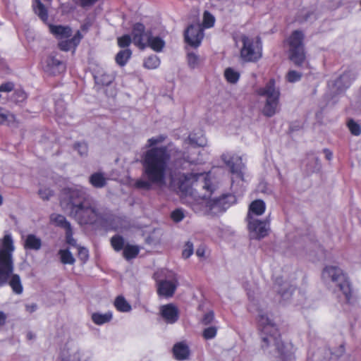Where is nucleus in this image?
<instances>
[{
	"label": "nucleus",
	"mask_w": 361,
	"mask_h": 361,
	"mask_svg": "<svg viewBox=\"0 0 361 361\" xmlns=\"http://www.w3.org/2000/svg\"><path fill=\"white\" fill-rule=\"evenodd\" d=\"M185 145H190L192 147H204L207 144L204 135L201 133H191L184 141Z\"/></svg>",
	"instance_id": "4be33fe9"
},
{
	"label": "nucleus",
	"mask_w": 361,
	"mask_h": 361,
	"mask_svg": "<svg viewBox=\"0 0 361 361\" xmlns=\"http://www.w3.org/2000/svg\"><path fill=\"white\" fill-rule=\"evenodd\" d=\"M132 40L129 35H124L118 38V45L121 48L128 47L132 42Z\"/></svg>",
	"instance_id": "de8ad7c7"
},
{
	"label": "nucleus",
	"mask_w": 361,
	"mask_h": 361,
	"mask_svg": "<svg viewBox=\"0 0 361 361\" xmlns=\"http://www.w3.org/2000/svg\"><path fill=\"white\" fill-rule=\"evenodd\" d=\"M266 210V204L262 200H255L249 205L247 219H258Z\"/></svg>",
	"instance_id": "6ab92c4d"
},
{
	"label": "nucleus",
	"mask_w": 361,
	"mask_h": 361,
	"mask_svg": "<svg viewBox=\"0 0 361 361\" xmlns=\"http://www.w3.org/2000/svg\"><path fill=\"white\" fill-rule=\"evenodd\" d=\"M6 318V314L2 311H0V326L4 325L5 324Z\"/></svg>",
	"instance_id": "69168bd1"
},
{
	"label": "nucleus",
	"mask_w": 361,
	"mask_h": 361,
	"mask_svg": "<svg viewBox=\"0 0 361 361\" xmlns=\"http://www.w3.org/2000/svg\"><path fill=\"white\" fill-rule=\"evenodd\" d=\"M160 65V60L156 55H152L145 59L144 66L147 69H155Z\"/></svg>",
	"instance_id": "c9c22d12"
},
{
	"label": "nucleus",
	"mask_w": 361,
	"mask_h": 361,
	"mask_svg": "<svg viewBox=\"0 0 361 361\" xmlns=\"http://www.w3.org/2000/svg\"><path fill=\"white\" fill-rule=\"evenodd\" d=\"M243 47L240 51L241 57L246 61H255L261 57V54L256 50L252 39L243 35L242 36Z\"/></svg>",
	"instance_id": "ddd939ff"
},
{
	"label": "nucleus",
	"mask_w": 361,
	"mask_h": 361,
	"mask_svg": "<svg viewBox=\"0 0 361 361\" xmlns=\"http://www.w3.org/2000/svg\"><path fill=\"white\" fill-rule=\"evenodd\" d=\"M60 205L80 224H93L102 218L99 208L82 188H64L61 192Z\"/></svg>",
	"instance_id": "f03ea898"
},
{
	"label": "nucleus",
	"mask_w": 361,
	"mask_h": 361,
	"mask_svg": "<svg viewBox=\"0 0 361 361\" xmlns=\"http://www.w3.org/2000/svg\"><path fill=\"white\" fill-rule=\"evenodd\" d=\"M259 96L264 97V104L262 112L267 117H272L279 109L280 91L275 86L274 79H271L264 86L257 89Z\"/></svg>",
	"instance_id": "423d86ee"
},
{
	"label": "nucleus",
	"mask_w": 361,
	"mask_h": 361,
	"mask_svg": "<svg viewBox=\"0 0 361 361\" xmlns=\"http://www.w3.org/2000/svg\"><path fill=\"white\" fill-rule=\"evenodd\" d=\"M211 195L202 200V204H194L195 212L217 215L224 212L228 207L235 203V196L232 194H224L219 197L209 199Z\"/></svg>",
	"instance_id": "39448f33"
},
{
	"label": "nucleus",
	"mask_w": 361,
	"mask_h": 361,
	"mask_svg": "<svg viewBox=\"0 0 361 361\" xmlns=\"http://www.w3.org/2000/svg\"><path fill=\"white\" fill-rule=\"evenodd\" d=\"M159 311L161 317L167 324H173L178 320V309L175 305L172 303L161 305L160 307Z\"/></svg>",
	"instance_id": "f3484780"
},
{
	"label": "nucleus",
	"mask_w": 361,
	"mask_h": 361,
	"mask_svg": "<svg viewBox=\"0 0 361 361\" xmlns=\"http://www.w3.org/2000/svg\"><path fill=\"white\" fill-rule=\"evenodd\" d=\"M25 249L39 250L42 247V240L34 234H29L25 241Z\"/></svg>",
	"instance_id": "bb28decb"
},
{
	"label": "nucleus",
	"mask_w": 361,
	"mask_h": 361,
	"mask_svg": "<svg viewBox=\"0 0 361 361\" xmlns=\"http://www.w3.org/2000/svg\"><path fill=\"white\" fill-rule=\"evenodd\" d=\"M315 162H316V165H317V170H319L320 169V162H319V159L318 157H316L315 158Z\"/></svg>",
	"instance_id": "774afa93"
},
{
	"label": "nucleus",
	"mask_w": 361,
	"mask_h": 361,
	"mask_svg": "<svg viewBox=\"0 0 361 361\" xmlns=\"http://www.w3.org/2000/svg\"><path fill=\"white\" fill-rule=\"evenodd\" d=\"M348 128L350 133L355 136H358L361 133V128L359 124L355 123L354 121L350 120L348 123Z\"/></svg>",
	"instance_id": "49530a36"
},
{
	"label": "nucleus",
	"mask_w": 361,
	"mask_h": 361,
	"mask_svg": "<svg viewBox=\"0 0 361 361\" xmlns=\"http://www.w3.org/2000/svg\"><path fill=\"white\" fill-rule=\"evenodd\" d=\"M304 35L299 30H295L290 36L288 43L290 46L289 57L290 61L298 67L306 63L305 54L302 44Z\"/></svg>",
	"instance_id": "1a4fd4ad"
},
{
	"label": "nucleus",
	"mask_w": 361,
	"mask_h": 361,
	"mask_svg": "<svg viewBox=\"0 0 361 361\" xmlns=\"http://www.w3.org/2000/svg\"><path fill=\"white\" fill-rule=\"evenodd\" d=\"M257 321L262 350L273 357V361H293L292 345L281 341L279 329L269 315L259 313Z\"/></svg>",
	"instance_id": "7ed1b4c3"
},
{
	"label": "nucleus",
	"mask_w": 361,
	"mask_h": 361,
	"mask_svg": "<svg viewBox=\"0 0 361 361\" xmlns=\"http://www.w3.org/2000/svg\"><path fill=\"white\" fill-rule=\"evenodd\" d=\"M61 263L64 264H73L75 262L74 257L68 249H61L59 251Z\"/></svg>",
	"instance_id": "473e14b6"
},
{
	"label": "nucleus",
	"mask_w": 361,
	"mask_h": 361,
	"mask_svg": "<svg viewBox=\"0 0 361 361\" xmlns=\"http://www.w3.org/2000/svg\"><path fill=\"white\" fill-rule=\"evenodd\" d=\"M214 319V314L212 311H211V312L206 313L204 315L203 318L202 319V323L204 325H209L211 323H212Z\"/></svg>",
	"instance_id": "864d4df0"
},
{
	"label": "nucleus",
	"mask_w": 361,
	"mask_h": 361,
	"mask_svg": "<svg viewBox=\"0 0 361 361\" xmlns=\"http://www.w3.org/2000/svg\"><path fill=\"white\" fill-rule=\"evenodd\" d=\"M123 256L127 259L135 258L139 253V249L135 245H126L123 249Z\"/></svg>",
	"instance_id": "e433bc0d"
},
{
	"label": "nucleus",
	"mask_w": 361,
	"mask_h": 361,
	"mask_svg": "<svg viewBox=\"0 0 361 361\" xmlns=\"http://www.w3.org/2000/svg\"><path fill=\"white\" fill-rule=\"evenodd\" d=\"M99 0H75V3L82 8H88L94 5Z\"/></svg>",
	"instance_id": "5fc2aeb1"
},
{
	"label": "nucleus",
	"mask_w": 361,
	"mask_h": 361,
	"mask_svg": "<svg viewBox=\"0 0 361 361\" xmlns=\"http://www.w3.org/2000/svg\"><path fill=\"white\" fill-rule=\"evenodd\" d=\"M193 253V245L191 242L188 241L183 250L182 256L185 259L189 258Z\"/></svg>",
	"instance_id": "09e8293b"
},
{
	"label": "nucleus",
	"mask_w": 361,
	"mask_h": 361,
	"mask_svg": "<svg viewBox=\"0 0 361 361\" xmlns=\"http://www.w3.org/2000/svg\"><path fill=\"white\" fill-rule=\"evenodd\" d=\"M38 194L42 200H48L53 195V191L49 188H44L39 190Z\"/></svg>",
	"instance_id": "603ef678"
},
{
	"label": "nucleus",
	"mask_w": 361,
	"mask_h": 361,
	"mask_svg": "<svg viewBox=\"0 0 361 361\" xmlns=\"http://www.w3.org/2000/svg\"><path fill=\"white\" fill-rule=\"evenodd\" d=\"M14 120L13 114L0 108V124L9 126Z\"/></svg>",
	"instance_id": "4c0bfd02"
},
{
	"label": "nucleus",
	"mask_w": 361,
	"mask_h": 361,
	"mask_svg": "<svg viewBox=\"0 0 361 361\" xmlns=\"http://www.w3.org/2000/svg\"><path fill=\"white\" fill-rule=\"evenodd\" d=\"M50 32L58 38H68L72 34V30L69 26L49 25Z\"/></svg>",
	"instance_id": "b1692460"
},
{
	"label": "nucleus",
	"mask_w": 361,
	"mask_h": 361,
	"mask_svg": "<svg viewBox=\"0 0 361 361\" xmlns=\"http://www.w3.org/2000/svg\"><path fill=\"white\" fill-rule=\"evenodd\" d=\"M173 353L175 358L178 360H185L190 355L189 347L184 342H179L174 345Z\"/></svg>",
	"instance_id": "aec40b11"
},
{
	"label": "nucleus",
	"mask_w": 361,
	"mask_h": 361,
	"mask_svg": "<svg viewBox=\"0 0 361 361\" xmlns=\"http://www.w3.org/2000/svg\"><path fill=\"white\" fill-rule=\"evenodd\" d=\"M151 32H146L145 25L142 23H137L133 27L132 37L133 43L140 49H143L146 47L147 37Z\"/></svg>",
	"instance_id": "dca6fc26"
},
{
	"label": "nucleus",
	"mask_w": 361,
	"mask_h": 361,
	"mask_svg": "<svg viewBox=\"0 0 361 361\" xmlns=\"http://www.w3.org/2000/svg\"><path fill=\"white\" fill-rule=\"evenodd\" d=\"M214 17L207 11H205L203 16V26L205 28H210L214 24Z\"/></svg>",
	"instance_id": "a19ab883"
},
{
	"label": "nucleus",
	"mask_w": 361,
	"mask_h": 361,
	"mask_svg": "<svg viewBox=\"0 0 361 361\" xmlns=\"http://www.w3.org/2000/svg\"><path fill=\"white\" fill-rule=\"evenodd\" d=\"M95 81L97 84L102 85H109L114 80V76L111 74L102 73L94 76Z\"/></svg>",
	"instance_id": "f704fd0d"
},
{
	"label": "nucleus",
	"mask_w": 361,
	"mask_h": 361,
	"mask_svg": "<svg viewBox=\"0 0 361 361\" xmlns=\"http://www.w3.org/2000/svg\"><path fill=\"white\" fill-rule=\"evenodd\" d=\"M171 181L176 184L183 194L194 197V204H202V200L216 190L209 175L205 173H179L177 176L171 175Z\"/></svg>",
	"instance_id": "20e7f679"
},
{
	"label": "nucleus",
	"mask_w": 361,
	"mask_h": 361,
	"mask_svg": "<svg viewBox=\"0 0 361 361\" xmlns=\"http://www.w3.org/2000/svg\"><path fill=\"white\" fill-rule=\"evenodd\" d=\"M59 105H60V103H58L56 104V112L59 116H62L64 114L65 109L62 106H61V107H59Z\"/></svg>",
	"instance_id": "0e129e2a"
},
{
	"label": "nucleus",
	"mask_w": 361,
	"mask_h": 361,
	"mask_svg": "<svg viewBox=\"0 0 361 361\" xmlns=\"http://www.w3.org/2000/svg\"><path fill=\"white\" fill-rule=\"evenodd\" d=\"M59 47L62 51H69L72 47H73L70 39L61 41L59 43Z\"/></svg>",
	"instance_id": "6e6d98bb"
},
{
	"label": "nucleus",
	"mask_w": 361,
	"mask_h": 361,
	"mask_svg": "<svg viewBox=\"0 0 361 361\" xmlns=\"http://www.w3.org/2000/svg\"><path fill=\"white\" fill-rule=\"evenodd\" d=\"M13 84L12 82H6L0 85V92H10L13 89Z\"/></svg>",
	"instance_id": "bf43d9fd"
},
{
	"label": "nucleus",
	"mask_w": 361,
	"mask_h": 361,
	"mask_svg": "<svg viewBox=\"0 0 361 361\" xmlns=\"http://www.w3.org/2000/svg\"><path fill=\"white\" fill-rule=\"evenodd\" d=\"M274 288L276 291L280 294L283 300H289L295 289L293 287L290 286L286 282L281 283L279 279L276 281Z\"/></svg>",
	"instance_id": "412c9836"
},
{
	"label": "nucleus",
	"mask_w": 361,
	"mask_h": 361,
	"mask_svg": "<svg viewBox=\"0 0 361 361\" xmlns=\"http://www.w3.org/2000/svg\"><path fill=\"white\" fill-rule=\"evenodd\" d=\"M90 184L96 188H104L106 184V178L104 174L101 172L92 173L89 178Z\"/></svg>",
	"instance_id": "a878e982"
},
{
	"label": "nucleus",
	"mask_w": 361,
	"mask_h": 361,
	"mask_svg": "<svg viewBox=\"0 0 361 361\" xmlns=\"http://www.w3.org/2000/svg\"><path fill=\"white\" fill-rule=\"evenodd\" d=\"M171 217L175 222L181 221L185 217L183 210L181 209H176L171 212Z\"/></svg>",
	"instance_id": "8fccbe9b"
},
{
	"label": "nucleus",
	"mask_w": 361,
	"mask_h": 361,
	"mask_svg": "<svg viewBox=\"0 0 361 361\" xmlns=\"http://www.w3.org/2000/svg\"><path fill=\"white\" fill-rule=\"evenodd\" d=\"M217 328L216 326H209L202 332V336L206 340H210L214 338L216 336Z\"/></svg>",
	"instance_id": "c03bdc74"
},
{
	"label": "nucleus",
	"mask_w": 361,
	"mask_h": 361,
	"mask_svg": "<svg viewBox=\"0 0 361 361\" xmlns=\"http://www.w3.org/2000/svg\"><path fill=\"white\" fill-rule=\"evenodd\" d=\"M183 159L190 164H197L199 163L198 160H196L194 158L191 157L190 156H189L188 154H187L186 152H184L183 153Z\"/></svg>",
	"instance_id": "052dcab7"
},
{
	"label": "nucleus",
	"mask_w": 361,
	"mask_h": 361,
	"mask_svg": "<svg viewBox=\"0 0 361 361\" xmlns=\"http://www.w3.org/2000/svg\"><path fill=\"white\" fill-rule=\"evenodd\" d=\"M188 62L190 68H195L200 64V57L196 54L190 52L188 54Z\"/></svg>",
	"instance_id": "37998d69"
},
{
	"label": "nucleus",
	"mask_w": 361,
	"mask_h": 361,
	"mask_svg": "<svg viewBox=\"0 0 361 361\" xmlns=\"http://www.w3.org/2000/svg\"><path fill=\"white\" fill-rule=\"evenodd\" d=\"M203 37V28L200 24L190 25L185 32V42L195 48L200 45Z\"/></svg>",
	"instance_id": "4468645a"
},
{
	"label": "nucleus",
	"mask_w": 361,
	"mask_h": 361,
	"mask_svg": "<svg viewBox=\"0 0 361 361\" xmlns=\"http://www.w3.org/2000/svg\"><path fill=\"white\" fill-rule=\"evenodd\" d=\"M65 234H66V242L71 246L78 247V245H77L76 240L73 236V228L65 232Z\"/></svg>",
	"instance_id": "3c124183"
},
{
	"label": "nucleus",
	"mask_w": 361,
	"mask_h": 361,
	"mask_svg": "<svg viewBox=\"0 0 361 361\" xmlns=\"http://www.w3.org/2000/svg\"><path fill=\"white\" fill-rule=\"evenodd\" d=\"M166 138V135H159L148 139L147 147L151 148L142 157V175L145 179L136 180V188L149 190L153 185L162 187L166 185L171 154L166 146L154 147L163 142Z\"/></svg>",
	"instance_id": "f257e3e1"
},
{
	"label": "nucleus",
	"mask_w": 361,
	"mask_h": 361,
	"mask_svg": "<svg viewBox=\"0 0 361 361\" xmlns=\"http://www.w3.org/2000/svg\"><path fill=\"white\" fill-rule=\"evenodd\" d=\"M132 51L129 49L121 50L117 53L115 57L116 63L120 66H124L130 59Z\"/></svg>",
	"instance_id": "c756f323"
},
{
	"label": "nucleus",
	"mask_w": 361,
	"mask_h": 361,
	"mask_svg": "<svg viewBox=\"0 0 361 361\" xmlns=\"http://www.w3.org/2000/svg\"><path fill=\"white\" fill-rule=\"evenodd\" d=\"M357 74L354 72L351 71H345L334 82V86L336 88V92H341L348 88L353 81L355 80Z\"/></svg>",
	"instance_id": "a211bd4d"
},
{
	"label": "nucleus",
	"mask_w": 361,
	"mask_h": 361,
	"mask_svg": "<svg viewBox=\"0 0 361 361\" xmlns=\"http://www.w3.org/2000/svg\"><path fill=\"white\" fill-rule=\"evenodd\" d=\"M205 250L204 247H199L196 250V255L199 257H203L204 256Z\"/></svg>",
	"instance_id": "e2e57ef3"
},
{
	"label": "nucleus",
	"mask_w": 361,
	"mask_h": 361,
	"mask_svg": "<svg viewBox=\"0 0 361 361\" xmlns=\"http://www.w3.org/2000/svg\"><path fill=\"white\" fill-rule=\"evenodd\" d=\"M50 221L56 226L64 229L65 232L73 228L71 224L62 214H52L50 216Z\"/></svg>",
	"instance_id": "5701e85b"
},
{
	"label": "nucleus",
	"mask_w": 361,
	"mask_h": 361,
	"mask_svg": "<svg viewBox=\"0 0 361 361\" xmlns=\"http://www.w3.org/2000/svg\"><path fill=\"white\" fill-rule=\"evenodd\" d=\"M9 285L16 294H21L23 293V286L20 276L18 274H13L11 276Z\"/></svg>",
	"instance_id": "2f4dec72"
},
{
	"label": "nucleus",
	"mask_w": 361,
	"mask_h": 361,
	"mask_svg": "<svg viewBox=\"0 0 361 361\" xmlns=\"http://www.w3.org/2000/svg\"><path fill=\"white\" fill-rule=\"evenodd\" d=\"M82 37V35L78 30L75 34V35L70 39L74 48H75L79 44Z\"/></svg>",
	"instance_id": "4d7b16f0"
},
{
	"label": "nucleus",
	"mask_w": 361,
	"mask_h": 361,
	"mask_svg": "<svg viewBox=\"0 0 361 361\" xmlns=\"http://www.w3.org/2000/svg\"><path fill=\"white\" fill-rule=\"evenodd\" d=\"M114 305L117 310L122 312H130L131 310L130 305L126 300L124 297L120 295L118 296L115 301H114Z\"/></svg>",
	"instance_id": "7c9ffc66"
},
{
	"label": "nucleus",
	"mask_w": 361,
	"mask_h": 361,
	"mask_svg": "<svg viewBox=\"0 0 361 361\" xmlns=\"http://www.w3.org/2000/svg\"><path fill=\"white\" fill-rule=\"evenodd\" d=\"M113 317L111 312H107L104 314L99 312H94L92 314L91 319L92 322L97 325H102L109 322Z\"/></svg>",
	"instance_id": "cd10ccee"
},
{
	"label": "nucleus",
	"mask_w": 361,
	"mask_h": 361,
	"mask_svg": "<svg viewBox=\"0 0 361 361\" xmlns=\"http://www.w3.org/2000/svg\"><path fill=\"white\" fill-rule=\"evenodd\" d=\"M146 47H150L155 51H161L165 45L164 41L159 37H153L150 32L149 37H147Z\"/></svg>",
	"instance_id": "393cba45"
},
{
	"label": "nucleus",
	"mask_w": 361,
	"mask_h": 361,
	"mask_svg": "<svg viewBox=\"0 0 361 361\" xmlns=\"http://www.w3.org/2000/svg\"><path fill=\"white\" fill-rule=\"evenodd\" d=\"M33 9L35 13L39 17V18L45 22L48 20V13L44 5L39 1L35 0L33 2Z\"/></svg>",
	"instance_id": "c85d7f7f"
},
{
	"label": "nucleus",
	"mask_w": 361,
	"mask_h": 361,
	"mask_svg": "<svg viewBox=\"0 0 361 361\" xmlns=\"http://www.w3.org/2000/svg\"><path fill=\"white\" fill-rule=\"evenodd\" d=\"M324 153L325 154V157H326V159L331 160L332 159L333 154L329 149H324Z\"/></svg>",
	"instance_id": "338daca9"
},
{
	"label": "nucleus",
	"mask_w": 361,
	"mask_h": 361,
	"mask_svg": "<svg viewBox=\"0 0 361 361\" xmlns=\"http://www.w3.org/2000/svg\"><path fill=\"white\" fill-rule=\"evenodd\" d=\"M301 78L302 73L293 70L289 71L286 75L287 81L291 83L300 80Z\"/></svg>",
	"instance_id": "79ce46f5"
},
{
	"label": "nucleus",
	"mask_w": 361,
	"mask_h": 361,
	"mask_svg": "<svg viewBox=\"0 0 361 361\" xmlns=\"http://www.w3.org/2000/svg\"><path fill=\"white\" fill-rule=\"evenodd\" d=\"M247 228L251 238L259 240L268 235L270 222L268 218L264 219H247Z\"/></svg>",
	"instance_id": "9b49d317"
},
{
	"label": "nucleus",
	"mask_w": 361,
	"mask_h": 361,
	"mask_svg": "<svg viewBox=\"0 0 361 361\" xmlns=\"http://www.w3.org/2000/svg\"><path fill=\"white\" fill-rule=\"evenodd\" d=\"M224 76L228 82L235 84L239 80L240 74L232 68H227L224 71Z\"/></svg>",
	"instance_id": "72a5a7b5"
},
{
	"label": "nucleus",
	"mask_w": 361,
	"mask_h": 361,
	"mask_svg": "<svg viewBox=\"0 0 361 361\" xmlns=\"http://www.w3.org/2000/svg\"><path fill=\"white\" fill-rule=\"evenodd\" d=\"M42 67L44 71L50 75L59 74L66 69L63 62L53 55H49L44 59Z\"/></svg>",
	"instance_id": "2eb2a0df"
},
{
	"label": "nucleus",
	"mask_w": 361,
	"mask_h": 361,
	"mask_svg": "<svg viewBox=\"0 0 361 361\" xmlns=\"http://www.w3.org/2000/svg\"><path fill=\"white\" fill-rule=\"evenodd\" d=\"M78 255L81 259L86 261L88 259V250L85 247L78 246Z\"/></svg>",
	"instance_id": "13d9d810"
},
{
	"label": "nucleus",
	"mask_w": 361,
	"mask_h": 361,
	"mask_svg": "<svg viewBox=\"0 0 361 361\" xmlns=\"http://www.w3.org/2000/svg\"><path fill=\"white\" fill-rule=\"evenodd\" d=\"M223 161L230 168L231 172L235 175L236 181H243V169L245 167L242 159L238 156H231L229 154H223Z\"/></svg>",
	"instance_id": "f8f14e48"
},
{
	"label": "nucleus",
	"mask_w": 361,
	"mask_h": 361,
	"mask_svg": "<svg viewBox=\"0 0 361 361\" xmlns=\"http://www.w3.org/2000/svg\"><path fill=\"white\" fill-rule=\"evenodd\" d=\"M322 279L326 283L331 282L342 292L347 301L351 297V286L348 277L343 271L335 266H329L324 268L322 272Z\"/></svg>",
	"instance_id": "0eeeda50"
},
{
	"label": "nucleus",
	"mask_w": 361,
	"mask_h": 361,
	"mask_svg": "<svg viewBox=\"0 0 361 361\" xmlns=\"http://www.w3.org/2000/svg\"><path fill=\"white\" fill-rule=\"evenodd\" d=\"M14 250L11 235L4 238L3 247L0 250V285L5 284L13 271L12 252Z\"/></svg>",
	"instance_id": "6e6552de"
},
{
	"label": "nucleus",
	"mask_w": 361,
	"mask_h": 361,
	"mask_svg": "<svg viewBox=\"0 0 361 361\" xmlns=\"http://www.w3.org/2000/svg\"><path fill=\"white\" fill-rule=\"evenodd\" d=\"M26 310L30 313L34 312L37 310V305L36 304H31V305H26L25 306Z\"/></svg>",
	"instance_id": "680f3d73"
},
{
	"label": "nucleus",
	"mask_w": 361,
	"mask_h": 361,
	"mask_svg": "<svg viewBox=\"0 0 361 361\" xmlns=\"http://www.w3.org/2000/svg\"><path fill=\"white\" fill-rule=\"evenodd\" d=\"M74 149L78 151L81 157H85L87 154L88 147L85 142H76L74 145Z\"/></svg>",
	"instance_id": "a18cd8bd"
},
{
	"label": "nucleus",
	"mask_w": 361,
	"mask_h": 361,
	"mask_svg": "<svg viewBox=\"0 0 361 361\" xmlns=\"http://www.w3.org/2000/svg\"><path fill=\"white\" fill-rule=\"evenodd\" d=\"M111 244L113 248L117 252L124 249V239L119 235H115L111 238Z\"/></svg>",
	"instance_id": "58836bf2"
},
{
	"label": "nucleus",
	"mask_w": 361,
	"mask_h": 361,
	"mask_svg": "<svg viewBox=\"0 0 361 361\" xmlns=\"http://www.w3.org/2000/svg\"><path fill=\"white\" fill-rule=\"evenodd\" d=\"M179 285L178 275L173 272H169L164 279L157 281V293L164 298H171L175 293Z\"/></svg>",
	"instance_id": "9d476101"
},
{
	"label": "nucleus",
	"mask_w": 361,
	"mask_h": 361,
	"mask_svg": "<svg viewBox=\"0 0 361 361\" xmlns=\"http://www.w3.org/2000/svg\"><path fill=\"white\" fill-rule=\"evenodd\" d=\"M27 99V94L22 89H16L13 92L11 100L15 103H21Z\"/></svg>",
	"instance_id": "ea45409f"
}]
</instances>
